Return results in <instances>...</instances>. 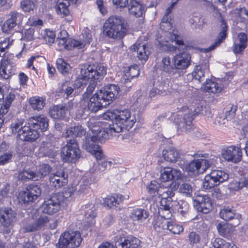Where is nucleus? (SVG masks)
Wrapping results in <instances>:
<instances>
[{"label":"nucleus","mask_w":248,"mask_h":248,"mask_svg":"<svg viewBox=\"0 0 248 248\" xmlns=\"http://www.w3.org/2000/svg\"><path fill=\"white\" fill-rule=\"evenodd\" d=\"M103 118L110 120L108 123L104 122V128L111 136L114 133L122 132L123 128H131L137 121L135 116L132 115L130 111L126 109H115L113 112H107L104 114Z\"/></svg>","instance_id":"f257e3e1"},{"label":"nucleus","mask_w":248,"mask_h":248,"mask_svg":"<svg viewBox=\"0 0 248 248\" xmlns=\"http://www.w3.org/2000/svg\"><path fill=\"white\" fill-rule=\"evenodd\" d=\"M107 74V68L102 64L82 66L81 67V75L83 78H88V81L87 84L88 86L86 92L82 94L81 99L87 101L89 100L96 86L97 82L102 79Z\"/></svg>","instance_id":"f03ea898"},{"label":"nucleus","mask_w":248,"mask_h":248,"mask_svg":"<svg viewBox=\"0 0 248 248\" xmlns=\"http://www.w3.org/2000/svg\"><path fill=\"white\" fill-rule=\"evenodd\" d=\"M177 31H174L169 33L170 40L172 42H175L178 45V50L181 51L176 54L172 58V62L174 65L176 72L180 74V77L181 75L180 70L186 69L190 65L191 62V56L185 51L190 49L191 46L186 45L183 41V37L177 34Z\"/></svg>","instance_id":"7ed1b4c3"},{"label":"nucleus","mask_w":248,"mask_h":248,"mask_svg":"<svg viewBox=\"0 0 248 248\" xmlns=\"http://www.w3.org/2000/svg\"><path fill=\"white\" fill-rule=\"evenodd\" d=\"M93 136L85 137L83 141V147L87 151L94 155L95 157H100L103 152L101 147L97 144V142H102L105 140L109 139L110 134L104 127L101 128L95 126L92 129Z\"/></svg>","instance_id":"20e7f679"},{"label":"nucleus","mask_w":248,"mask_h":248,"mask_svg":"<svg viewBox=\"0 0 248 248\" xmlns=\"http://www.w3.org/2000/svg\"><path fill=\"white\" fill-rule=\"evenodd\" d=\"M103 31V34L109 38L122 39L126 35V32L124 20L121 16H110L104 24Z\"/></svg>","instance_id":"39448f33"},{"label":"nucleus","mask_w":248,"mask_h":248,"mask_svg":"<svg viewBox=\"0 0 248 248\" xmlns=\"http://www.w3.org/2000/svg\"><path fill=\"white\" fill-rule=\"evenodd\" d=\"M200 108L195 109L192 112L184 114L183 117L181 111L174 112L171 114L170 119L175 124L178 130L187 132L193 128L192 121L194 117L200 113Z\"/></svg>","instance_id":"423d86ee"},{"label":"nucleus","mask_w":248,"mask_h":248,"mask_svg":"<svg viewBox=\"0 0 248 248\" xmlns=\"http://www.w3.org/2000/svg\"><path fill=\"white\" fill-rule=\"evenodd\" d=\"M52 168L46 163L40 164L35 170L31 169L24 170L19 174V178L22 181H39L50 175Z\"/></svg>","instance_id":"0eeeda50"},{"label":"nucleus","mask_w":248,"mask_h":248,"mask_svg":"<svg viewBox=\"0 0 248 248\" xmlns=\"http://www.w3.org/2000/svg\"><path fill=\"white\" fill-rule=\"evenodd\" d=\"M80 150L76 140H67V144L61 149V157L65 162L75 163L80 157Z\"/></svg>","instance_id":"6e6552de"},{"label":"nucleus","mask_w":248,"mask_h":248,"mask_svg":"<svg viewBox=\"0 0 248 248\" xmlns=\"http://www.w3.org/2000/svg\"><path fill=\"white\" fill-rule=\"evenodd\" d=\"M82 238L78 231H68L60 236L57 246L58 248H75L79 246Z\"/></svg>","instance_id":"1a4fd4ad"},{"label":"nucleus","mask_w":248,"mask_h":248,"mask_svg":"<svg viewBox=\"0 0 248 248\" xmlns=\"http://www.w3.org/2000/svg\"><path fill=\"white\" fill-rule=\"evenodd\" d=\"M229 178V174L224 170H213L205 176L203 187L205 189H210L226 181Z\"/></svg>","instance_id":"9d476101"},{"label":"nucleus","mask_w":248,"mask_h":248,"mask_svg":"<svg viewBox=\"0 0 248 248\" xmlns=\"http://www.w3.org/2000/svg\"><path fill=\"white\" fill-rule=\"evenodd\" d=\"M60 33L63 34V36L62 37H58V45L67 50L82 48L85 46L86 44H89L92 40L91 35L89 33L87 35L86 39L83 41H79L73 38L66 39L68 33L65 30L61 31Z\"/></svg>","instance_id":"9b49d317"},{"label":"nucleus","mask_w":248,"mask_h":248,"mask_svg":"<svg viewBox=\"0 0 248 248\" xmlns=\"http://www.w3.org/2000/svg\"><path fill=\"white\" fill-rule=\"evenodd\" d=\"M120 88L115 84H108L99 90L95 94L99 100L106 107L109 105L118 94Z\"/></svg>","instance_id":"f8f14e48"},{"label":"nucleus","mask_w":248,"mask_h":248,"mask_svg":"<svg viewBox=\"0 0 248 248\" xmlns=\"http://www.w3.org/2000/svg\"><path fill=\"white\" fill-rule=\"evenodd\" d=\"M194 208L203 214H207L212 211V201L207 194H197L193 199Z\"/></svg>","instance_id":"ddd939ff"},{"label":"nucleus","mask_w":248,"mask_h":248,"mask_svg":"<svg viewBox=\"0 0 248 248\" xmlns=\"http://www.w3.org/2000/svg\"><path fill=\"white\" fill-rule=\"evenodd\" d=\"M68 175L63 170H60L49 175V185L55 189L66 186L68 182Z\"/></svg>","instance_id":"4468645a"},{"label":"nucleus","mask_w":248,"mask_h":248,"mask_svg":"<svg viewBox=\"0 0 248 248\" xmlns=\"http://www.w3.org/2000/svg\"><path fill=\"white\" fill-rule=\"evenodd\" d=\"M242 143H240L239 147L235 146L228 147L223 151L222 157L228 162L237 163L242 159Z\"/></svg>","instance_id":"2eb2a0df"},{"label":"nucleus","mask_w":248,"mask_h":248,"mask_svg":"<svg viewBox=\"0 0 248 248\" xmlns=\"http://www.w3.org/2000/svg\"><path fill=\"white\" fill-rule=\"evenodd\" d=\"M41 194V189L37 185H30L26 190L19 194V200L24 203L32 202L37 199Z\"/></svg>","instance_id":"dca6fc26"},{"label":"nucleus","mask_w":248,"mask_h":248,"mask_svg":"<svg viewBox=\"0 0 248 248\" xmlns=\"http://www.w3.org/2000/svg\"><path fill=\"white\" fill-rule=\"evenodd\" d=\"M58 197L54 193L49 198L45 199L41 206L42 212L48 215H53L59 211L61 203Z\"/></svg>","instance_id":"f3484780"},{"label":"nucleus","mask_w":248,"mask_h":248,"mask_svg":"<svg viewBox=\"0 0 248 248\" xmlns=\"http://www.w3.org/2000/svg\"><path fill=\"white\" fill-rule=\"evenodd\" d=\"M39 136L40 134L37 130L34 129L28 122L25 123L24 128L19 132V139L23 141L33 142L36 141Z\"/></svg>","instance_id":"a211bd4d"},{"label":"nucleus","mask_w":248,"mask_h":248,"mask_svg":"<svg viewBox=\"0 0 248 248\" xmlns=\"http://www.w3.org/2000/svg\"><path fill=\"white\" fill-rule=\"evenodd\" d=\"M9 16V18L1 28L2 31L7 34L10 33L11 30L19 24L23 19V15L15 11L11 12Z\"/></svg>","instance_id":"6ab92c4d"},{"label":"nucleus","mask_w":248,"mask_h":248,"mask_svg":"<svg viewBox=\"0 0 248 248\" xmlns=\"http://www.w3.org/2000/svg\"><path fill=\"white\" fill-rule=\"evenodd\" d=\"M48 118L42 115L32 117L28 121L29 124L39 134L40 132L46 131L48 129Z\"/></svg>","instance_id":"aec40b11"},{"label":"nucleus","mask_w":248,"mask_h":248,"mask_svg":"<svg viewBox=\"0 0 248 248\" xmlns=\"http://www.w3.org/2000/svg\"><path fill=\"white\" fill-rule=\"evenodd\" d=\"M182 173L180 170L167 167L162 169L160 171V179L163 182L178 180L182 178Z\"/></svg>","instance_id":"412c9836"},{"label":"nucleus","mask_w":248,"mask_h":248,"mask_svg":"<svg viewBox=\"0 0 248 248\" xmlns=\"http://www.w3.org/2000/svg\"><path fill=\"white\" fill-rule=\"evenodd\" d=\"M16 213L10 208L0 209V224L2 227H10L14 222Z\"/></svg>","instance_id":"4be33fe9"},{"label":"nucleus","mask_w":248,"mask_h":248,"mask_svg":"<svg viewBox=\"0 0 248 248\" xmlns=\"http://www.w3.org/2000/svg\"><path fill=\"white\" fill-rule=\"evenodd\" d=\"M133 52H137V57L140 61L144 62L148 59L150 51L148 46L143 42H136L131 48Z\"/></svg>","instance_id":"5701e85b"},{"label":"nucleus","mask_w":248,"mask_h":248,"mask_svg":"<svg viewBox=\"0 0 248 248\" xmlns=\"http://www.w3.org/2000/svg\"><path fill=\"white\" fill-rule=\"evenodd\" d=\"M48 217L46 216H40L36 218L34 222L23 228L24 232H32L44 227L48 223Z\"/></svg>","instance_id":"b1692460"},{"label":"nucleus","mask_w":248,"mask_h":248,"mask_svg":"<svg viewBox=\"0 0 248 248\" xmlns=\"http://www.w3.org/2000/svg\"><path fill=\"white\" fill-rule=\"evenodd\" d=\"M220 22L221 30L219 33L214 43L206 48V50L207 52L211 51L218 46L220 44L225 40L227 37L228 27L222 16H221Z\"/></svg>","instance_id":"393cba45"},{"label":"nucleus","mask_w":248,"mask_h":248,"mask_svg":"<svg viewBox=\"0 0 248 248\" xmlns=\"http://www.w3.org/2000/svg\"><path fill=\"white\" fill-rule=\"evenodd\" d=\"M160 66L161 70L168 74L169 76L175 78L180 77V74L175 69L173 62L171 64L170 58L169 56L164 57L162 59Z\"/></svg>","instance_id":"a878e982"},{"label":"nucleus","mask_w":248,"mask_h":248,"mask_svg":"<svg viewBox=\"0 0 248 248\" xmlns=\"http://www.w3.org/2000/svg\"><path fill=\"white\" fill-rule=\"evenodd\" d=\"M86 106L87 109L89 112L95 113L102 108L104 106L102 102L99 100L97 95L94 93L89 100H83Z\"/></svg>","instance_id":"bb28decb"},{"label":"nucleus","mask_w":248,"mask_h":248,"mask_svg":"<svg viewBox=\"0 0 248 248\" xmlns=\"http://www.w3.org/2000/svg\"><path fill=\"white\" fill-rule=\"evenodd\" d=\"M238 38L239 43L234 44L232 46L233 52L236 55L242 54L247 46L248 36L246 33H239Z\"/></svg>","instance_id":"cd10ccee"},{"label":"nucleus","mask_w":248,"mask_h":248,"mask_svg":"<svg viewBox=\"0 0 248 248\" xmlns=\"http://www.w3.org/2000/svg\"><path fill=\"white\" fill-rule=\"evenodd\" d=\"M49 114L54 119L64 120L66 118V108L62 105L54 106L50 108Z\"/></svg>","instance_id":"c85d7f7f"},{"label":"nucleus","mask_w":248,"mask_h":248,"mask_svg":"<svg viewBox=\"0 0 248 248\" xmlns=\"http://www.w3.org/2000/svg\"><path fill=\"white\" fill-rule=\"evenodd\" d=\"M128 10L129 13L137 17L142 16L145 10L143 5L135 0H130Z\"/></svg>","instance_id":"c756f323"},{"label":"nucleus","mask_w":248,"mask_h":248,"mask_svg":"<svg viewBox=\"0 0 248 248\" xmlns=\"http://www.w3.org/2000/svg\"><path fill=\"white\" fill-rule=\"evenodd\" d=\"M169 81L168 79H164L162 77H158L154 82L153 85L158 88L160 95H166L170 92Z\"/></svg>","instance_id":"7c9ffc66"},{"label":"nucleus","mask_w":248,"mask_h":248,"mask_svg":"<svg viewBox=\"0 0 248 248\" xmlns=\"http://www.w3.org/2000/svg\"><path fill=\"white\" fill-rule=\"evenodd\" d=\"M16 73V68L11 63H1L0 65V76L4 79H8Z\"/></svg>","instance_id":"2f4dec72"},{"label":"nucleus","mask_w":248,"mask_h":248,"mask_svg":"<svg viewBox=\"0 0 248 248\" xmlns=\"http://www.w3.org/2000/svg\"><path fill=\"white\" fill-rule=\"evenodd\" d=\"M162 156L167 161L175 162L180 157V152L176 149L171 147L169 149L163 150Z\"/></svg>","instance_id":"473e14b6"},{"label":"nucleus","mask_w":248,"mask_h":248,"mask_svg":"<svg viewBox=\"0 0 248 248\" xmlns=\"http://www.w3.org/2000/svg\"><path fill=\"white\" fill-rule=\"evenodd\" d=\"M78 188L75 186L67 187L63 189L62 193H54L55 195L59 196V200L60 202L64 201H69L72 200V195Z\"/></svg>","instance_id":"72a5a7b5"},{"label":"nucleus","mask_w":248,"mask_h":248,"mask_svg":"<svg viewBox=\"0 0 248 248\" xmlns=\"http://www.w3.org/2000/svg\"><path fill=\"white\" fill-rule=\"evenodd\" d=\"M202 88L205 91L212 93H219L222 91V88L218 84L211 79H206Z\"/></svg>","instance_id":"f704fd0d"},{"label":"nucleus","mask_w":248,"mask_h":248,"mask_svg":"<svg viewBox=\"0 0 248 248\" xmlns=\"http://www.w3.org/2000/svg\"><path fill=\"white\" fill-rule=\"evenodd\" d=\"M174 210L182 216H185L189 212V205L188 203L183 200L175 201L172 205Z\"/></svg>","instance_id":"c9c22d12"},{"label":"nucleus","mask_w":248,"mask_h":248,"mask_svg":"<svg viewBox=\"0 0 248 248\" xmlns=\"http://www.w3.org/2000/svg\"><path fill=\"white\" fill-rule=\"evenodd\" d=\"M149 213L148 211L144 209L136 208L131 212L130 217L134 221H144L148 218Z\"/></svg>","instance_id":"e433bc0d"},{"label":"nucleus","mask_w":248,"mask_h":248,"mask_svg":"<svg viewBox=\"0 0 248 248\" xmlns=\"http://www.w3.org/2000/svg\"><path fill=\"white\" fill-rule=\"evenodd\" d=\"M85 129L80 125L71 126L66 131L65 136L71 137H81L85 135Z\"/></svg>","instance_id":"4c0bfd02"},{"label":"nucleus","mask_w":248,"mask_h":248,"mask_svg":"<svg viewBox=\"0 0 248 248\" xmlns=\"http://www.w3.org/2000/svg\"><path fill=\"white\" fill-rule=\"evenodd\" d=\"M124 197L121 194L108 196L105 199V203L109 208H116L124 200Z\"/></svg>","instance_id":"58836bf2"},{"label":"nucleus","mask_w":248,"mask_h":248,"mask_svg":"<svg viewBox=\"0 0 248 248\" xmlns=\"http://www.w3.org/2000/svg\"><path fill=\"white\" fill-rule=\"evenodd\" d=\"M217 228L219 235L227 239L231 237L233 232L232 227L228 224L219 223Z\"/></svg>","instance_id":"ea45409f"},{"label":"nucleus","mask_w":248,"mask_h":248,"mask_svg":"<svg viewBox=\"0 0 248 248\" xmlns=\"http://www.w3.org/2000/svg\"><path fill=\"white\" fill-rule=\"evenodd\" d=\"M29 103L33 110H41L45 105V101L42 97L33 96L30 98Z\"/></svg>","instance_id":"a19ab883"},{"label":"nucleus","mask_w":248,"mask_h":248,"mask_svg":"<svg viewBox=\"0 0 248 248\" xmlns=\"http://www.w3.org/2000/svg\"><path fill=\"white\" fill-rule=\"evenodd\" d=\"M176 189L175 187H162L160 191H158V195L157 196V199H168L172 200V197L175 195L174 190Z\"/></svg>","instance_id":"79ce46f5"},{"label":"nucleus","mask_w":248,"mask_h":248,"mask_svg":"<svg viewBox=\"0 0 248 248\" xmlns=\"http://www.w3.org/2000/svg\"><path fill=\"white\" fill-rule=\"evenodd\" d=\"M162 187L160 184L156 181H152L150 184L147 186V190L149 194L155 198L157 201V196L158 195V191Z\"/></svg>","instance_id":"37998d69"},{"label":"nucleus","mask_w":248,"mask_h":248,"mask_svg":"<svg viewBox=\"0 0 248 248\" xmlns=\"http://www.w3.org/2000/svg\"><path fill=\"white\" fill-rule=\"evenodd\" d=\"M196 66L195 71L192 73L193 79L197 80L199 82H202L204 80L205 77V74L208 72V68L206 67V65Z\"/></svg>","instance_id":"c03bdc74"},{"label":"nucleus","mask_w":248,"mask_h":248,"mask_svg":"<svg viewBox=\"0 0 248 248\" xmlns=\"http://www.w3.org/2000/svg\"><path fill=\"white\" fill-rule=\"evenodd\" d=\"M120 234L115 237V246L116 248H128V238L123 233V231H120Z\"/></svg>","instance_id":"a18cd8bd"},{"label":"nucleus","mask_w":248,"mask_h":248,"mask_svg":"<svg viewBox=\"0 0 248 248\" xmlns=\"http://www.w3.org/2000/svg\"><path fill=\"white\" fill-rule=\"evenodd\" d=\"M56 63L58 70L63 75L69 73L71 70L70 64L62 58L58 59Z\"/></svg>","instance_id":"49530a36"},{"label":"nucleus","mask_w":248,"mask_h":248,"mask_svg":"<svg viewBox=\"0 0 248 248\" xmlns=\"http://www.w3.org/2000/svg\"><path fill=\"white\" fill-rule=\"evenodd\" d=\"M168 222L169 221L163 218L158 217L155 218L153 224L156 231L161 232L162 231L167 229Z\"/></svg>","instance_id":"de8ad7c7"},{"label":"nucleus","mask_w":248,"mask_h":248,"mask_svg":"<svg viewBox=\"0 0 248 248\" xmlns=\"http://www.w3.org/2000/svg\"><path fill=\"white\" fill-rule=\"evenodd\" d=\"M235 214V210L229 207L223 208L221 209L219 212L220 218L225 221H228L233 219Z\"/></svg>","instance_id":"09e8293b"},{"label":"nucleus","mask_w":248,"mask_h":248,"mask_svg":"<svg viewBox=\"0 0 248 248\" xmlns=\"http://www.w3.org/2000/svg\"><path fill=\"white\" fill-rule=\"evenodd\" d=\"M25 122L24 119H17L14 122L12 123L10 125V128L12 130V134L17 133L18 136L19 137V132L23 128H24V124Z\"/></svg>","instance_id":"8fccbe9b"},{"label":"nucleus","mask_w":248,"mask_h":248,"mask_svg":"<svg viewBox=\"0 0 248 248\" xmlns=\"http://www.w3.org/2000/svg\"><path fill=\"white\" fill-rule=\"evenodd\" d=\"M179 192L183 196L191 197L192 196L193 188L191 185L187 183H183L179 187Z\"/></svg>","instance_id":"3c124183"},{"label":"nucleus","mask_w":248,"mask_h":248,"mask_svg":"<svg viewBox=\"0 0 248 248\" xmlns=\"http://www.w3.org/2000/svg\"><path fill=\"white\" fill-rule=\"evenodd\" d=\"M15 94L11 93L7 95L4 103L1 106L0 108V111L2 112V113H7L11 105L15 100Z\"/></svg>","instance_id":"603ef678"},{"label":"nucleus","mask_w":248,"mask_h":248,"mask_svg":"<svg viewBox=\"0 0 248 248\" xmlns=\"http://www.w3.org/2000/svg\"><path fill=\"white\" fill-rule=\"evenodd\" d=\"M87 108L85 104H84L83 101V99H81L79 107L76 112V118L78 120H80L82 119L84 116L85 117L89 115L90 112Z\"/></svg>","instance_id":"864d4df0"},{"label":"nucleus","mask_w":248,"mask_h":248,"mask_svg":"<svg viewBox=\"0 0 248 248\" xmlns=\"http://www.w3.org/2000/svg\"><path fill=\"white\" fill-rule=\"evenodd\" d=\"M100 157H95L97 160V167L95 168V170L100 171H103L106 170L108 163L110 166L112 163L111 162H107L105 156L104 155L103 152L102 153V155L100 156Z\"/></svg>","instance_id":"5fc2aeb1"},{"label":"nucleus","mask_w":248,"mask_h":248,"mask_svg":"<svg viewBox=\"0 0 248 248\" xmlns=\"http://www.w3.org/2000/svg\"><path fill=\"white\" fill-rule=\"evenodd\" d=\"M13 40L6 37L0 42V57H3L8 52L9 46L12 45Z\"/></svg>","instance_id":"6e6d98bb"},{"label":"nucleus","mask_w":248,"mask_h":248,"mask_svg":"<svg viewBox=\"0 0 248 248\" xmlns=\"http://www.w3.org/2000/svg\"><path fill=\"white\" fill-rule=\"evenodd\" d=\"M167 229L171 233L177 234H180L184 230L182 225L172 221H169Z\"/></svg>","instance_id":"4d7b16f0"},{"label":"nucleus","mask_w":248,"mask_h":248,"mask_svg":"<svg viewBox=\"0 0 248 248\" xmlns=\"http://www.w3.org/2000/svg\"><path fill=\"white\" fill-rule=\"evenodd\" d=\"M35 6L32 0H22L20 2V8L25 12L33 11Z\"/></svg>","instance_id":"13d9d810"},{"label":"nucleus","mask_w":248,"mask_h":248,"mask_svg":"<svg viewBox=\"0 0 248 248\" xmlns=\"http://www.w3.org/2000/svg\"><path fill=\"white\" fill-rule=\"evenodd\" d=\"M68 5L67 3L59 1L56 6V11L58 14L66 16L69 14Z\"/></svg>","instance_id":"bf43d9fd"},{"label":"nucleus","mask_w":248,"mask_h":248,"mask_svg":"<svg viewBox=\"0 0 248 248\" xmlns=\"http://www.w3.org/2000/svg\"><path fill=\"white\" fill-rule=\"evenodd\" d=\"M13 155L12 152L3 153L0 155V166L5 164L12 161Z\"/></svg>","instance_id":"052dcab7"},{"label":"nucleus","mask_w":248,"mask_h":248,"mask_svg":"<svg viewBox=\"0 0 248 248\" xmlns=\"http://www.w3.org/2000/svg\"><path fill=\"white\" fill-rule=\"evenodd\" d=\"M201 168L200 159H194L187 166L186 169L188 171L195 172Z\"/></svg>","instance_id":"680f3d73"},{"label":"nucleus","mask_w":248,"mask_h":248,"mask_svg":"<svg viewBox=\"0 0 248 248\" xmlns=\"http://www.w3.org/2000/svg\"><path fill=\"white\" fill-rule=\"evenodd\" d=\"M125 75L127 78L130 77L131 78H133L138 77L139 75L138 66L137 65H134L128 67V69L125 71Z\"/></svg>","instance_id":"e2e57ef3"},{"label":"nucleus","mask_w":248,"mask_h":248,"mask_svg":"<svg viewBox=\"0 0 248 248\" xmlns=\"http://www.w3.org/2000/svg\"><path fill=\"white\" fill-rule=\"evenodd\" d=\"M200 159L201 168L203 171H205L208 168L215 164V160L214 158H210L208 159L201 158Z\"/></svg>","instance_id":"0e129e2a"},{"label":"nucleus","mask_w":248,"mask_h":248,"mask_svg":"<svg viewBox=\"0 0 248 248\" xmlns=\"http://www.w3.org/2000/svg\"><path fill=\"white\" fill-rule=\"evenodd\" d=\"M187 237L189 244L191 245L197 244L200 243L201 240L200 235L195 232H190L188 234Z\"/></svg>","instance_id":"69168bd1"},{"label":"nucleus","mask_w":248,"mask_h":248,"mask_svg":"<svg viewBox=\"0 0 248 248\" xmlns=\"http://www.w3.org/2000/svg\"><path fill=\"white\" fill-rule=\"evenodd\" d=\"M229 243L222 238H217L213 242V246L214 248H227Z\"/></svg>","instance_id":"338daca9"},{"label":"nucleus","mask_w":248,"mask_h":248,"mask_svg":"<svg viewBox=\"0 0 248 248\" xmlns=\"http://www.w3.org/2000/svg\"><path fill=\"white\" fill-rule=\"evenodd\" d=\"M45 39L47 44L51 45L54 43L56 37L55 33L53 31L47 29L45 30Z\"/></svg>","instance_id":"774afa93"}]
</instances>
